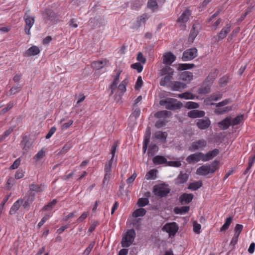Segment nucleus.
<instances>
[{
	"mask_svg": "<svg viewBox=\"0 0 255 255\" xmlns=\"http://www.w3.org/2000/svg\"><path fill=\"white\" fill-rule=\"evenodd\" d=\"M202 152H198L193 154H191L186 158V161L189 164L198 162L202 160Z\"/></svg>",
	"mask_w": 255,
	"mask_h": 255,
	"instance_id": "obj_18",
	"label": "nucleus"
},
{
	"mask_svg": "<svg viewBox=\"0 0 255 255\" xmlns=\"http://www.w3.org/2000/svg\"><path fill=\"white\" fill-rule=\"evenodd\" d=\"M137 61H138L139 62H140V63H145L146 62V59L144 57V56L141 52H139L137 54Z\"/></svg>",
	"mask_w": 255,
	"mask_h": 255,
	"instance_id": "obj_63",
	"label": "nucleus"
},
{
	"mask_svg": "<svg viewBox=\"0 0 255 255\" xmlns=\"http://www.w3.org/2000/svg\"><path fill=\"white\" fill-rule=\"evenodd\" d=\"M114 162L113 161L109 160L105 163L104 167L105 174L103 180V184L104 185H107L110 181L111 177L112 165Z\"/></svg>",
	"mask_w": 255,
	"mask_h": 255,
	"instance_id": "obj_9",
	"label": "nucleus"
},
{
	"mask_svg": "<svg viewBox=\"0 0 255 255\" xmlns=\"http://www.w3.org/2000/svg\"><path fill=\"white\" fill-rule=\"evenodd\" d=\"M232 25L231 23H227L221 30L213 38L216 42H219L224 39L231 30Z\"/></svg>",
	"mask_w": 255,
	"mask_h": 255,
	"instance_id": "obj_10",
	"label": "nucleus"
},
{
	"mask_svg": "<svg viewBox=\"0 0 255 255\" xmlns=\"http://www.w3.org/2000/svg\"><path fill=\"white\" fill-rule=\"evenodd\" d=\"M219 152L220 151L218 149H214L207 152L206 154H204L202 152V161L205 162L210 160L214 157H216L217 155H218Z\"/></svg>",
	"mask_w": 255,
	"mask_h": 255,
	"instance_id": "obj_16",
	"label": "nucleus"
},
{
	"mask_svg": "<svg viewBox=\"0 0 255 255\" xmlns=\"http://www.w3.org/2000/svg\"><path fill=\"white\" fill-rule=\"evenodd\" d=\"M171 113L170 112L163 110L156 112L154 115V117L158 119L165 118L166 117H168L169 116L171 115Z\"/></svg>",
	"mask_w": 255,
	"mask_h": 255,
	"instance_id": "obj_33",
	"label": "nucleus"
},
{
	"mask_svg": "<svg viewBox=\"0 0 255 255\" xmlns=\"http://www.w3.org/2000/svg\"><path fill=\"white\" fill-rule=\"evenodd\" d=\"M178 230V226L175 222L166 223L162 228V230L168 233L169 237L174 236Z\"/></svg>",
	"mask_w": 255,
	"mask_h": 255,
	"instance_id": "obj_13",
	"label": "nucleus"
},
{
	"mask_svg": "<svg viewBox=\"0 0 255 255\" xmlns=\"http://www.w3.org/2000/svg\"><path fill=\"white\" fill-rule=\"evenodd\" d=\"M231 102V100L230 99H225L222 102H220L217 104H216V108L218 107H224L225 106H226L228 105L230 102ZM215 104H212V105H214Z\"/></svg>",
	"mask_w": 255,
	"mask_h": 255,
	"instance_id": "obj_53",
	"label": "nucleus"
},
{
	"mask_svg": "<svg viewBox=\"0 0 255 255\" xmlns=\"http://www.w3.org/2000/svg\"><path fill=\"white\" fill-rule=\"evenodd\" d=\"M219 162L214 160L211 165H204L199 167L196 170V173L199 175H206L209 173H213L218 168Z\"/></svg>",
	"mask_w": 255,
	"mask_h": 255,
	"instance_id": "obj_4",
	"label": "nucleus"
},
{
	"mask_svg": "<svg viewBox=\"0 0 255 255\" xmlns=\"http://www.w3.org/2000/svg\"><path fill=\"white\" fill-rule=\"evenodd\" d=\"M243 229V226L241 224H237L235 228V235H240V233L242 231Z\"/></svg>",
	"mask_w": 255,
	"mask_h": 255,
	"instance_id": "obj_54",
	"label": "nucleus"
},
{
	"mask_svg": "<svg viewBox=\"0 0 255 255\" xmlns=\"http://www.w3.org/2000/svg\"><path fill=\"white\" fill-rule=\"evenodd\" d=\"M169 192L170 189L165 184L156 185L153 188V192L154 195L160 197L166 196Z\"/></svg>",
	"mask_w": 255,
	"mask_h": 255,
	"instance_id": "obj_7",
	"label": "nucleus"
},
{
	"mask_svg": "<svg viewBox=\"0 0 255 255\" xmlns=\"http://www.w3.org/2000/svg\"><path fill=\"white\" fill-rule=\"evenodd\" d=\"M155 138L161 140H165L167 137V133L166 132L157 131L154 134Z\"/></svg>",
	"mask_w": 255,
	"mask_h": 255,
	"instance_id": "obj_35",
	"label": "nucleus"
},
{
	"mask_svg": "<svg viewBox=\"0 0 255 255\" xmlns=\"http://www.w3.org/2000/svg\"><path fill=\"white\" fill-rule=\"evenodd\" d=\"M198 51L196 48L188 49L183 53L182 60L183 61H190L197 56Z\"/></svg>",
	"mask_w": 255,
	"mask_h": 255,
	"instance_id": "obj_12",
	"label": "nucleus"
},
{
	"mask_svg": "<svg viewBox=\"0 0 255 255\" xmlns=\"http://www.w3.org/2000/svg\"><path fill=\"white\" fill-rule=\"evenodd\" d=\"M57 203V201L56 199H53L51 202H49L48 204L45 205L43 208L42 210L46 211L48 210L49 209H52L54 206Z\"/></svg>",
	"mask_w": 255,
	"mask_h": 255,
	"instance_id": "obj_49",
	"label": "nucleus"
},
{
	"mask_svg": "<svg viewBox=\"0 0 255 255\" xmlns=\"http://www.w3.org/2000/svg\"><path fill=\"white\" fill-rule=\"evenodd\" d=\"M24 176V172L22 170H18L16 171L15 174V178L16 179H19Z\"/></svg>",
	"mask_w": 255,
	"mask_h": 255,
	"instance_id": "obj_62",
	"label": "nucleus"
},
{
	"mask_svg": "<svg viewBox=\"0 0 255 255\" xmlns=\"http://www.w3.org/2000/svg\"><path fill=\"white\" fill-rule=\"evenodd\" d=\"M95 245V242L94 241L91 242L88 247L84 251L83 255H89L92 250L93 249Z\"/></svg>",
	"mask_w": 255,
	"mask_h": 255,
	"instance_id": "obj_47",
	"label": "nucleus"
},
{
	"mask_svg": "<svg viewBox=\"0 0 255 255\" xmlns=\"http://www.w3.org/2000/svg\"><path fill=\"white\" fill-rule=\"evenodd\" d=\"M29 190L31 191H34L36 192H41L42 190L41 187L38 184H31L29 185Z\"/></svg>",
	"mask_w": 255,
	"mask_h": 255,
	"instance_id": "obj_48",
	"label": "nucleus"
},
{
	"mask_svg": "<svg viewBox=\"0 0 255 255\" xmlns=\"http://www.w3.org/2000/svg\"><path fill=\"white\" fill-rule=\"evenodd\" d=\"M245 121L244 115H240L233 119H231V124L232 126H236L240 124L241 122Z\"/></svg>",
	"mask_w": 255,
	"mask_h": 255,
	"instance_id": "obj_34",
	"label": "nucleus"
},
{
	"mask_svg": "<svg viewBox=\"0 0 255 255\" xmlns=\"http://www.w3.org/2000/svg\"><path fill=\"white\" fill-rule=\"evenodd\" d=\"M72 147V145L71 143H66L63 147L62 149L60 152V153H63L68 151Z\"/></svg>",
	"mask_w": 255,
	"mask_h": 255,
	"instance_id": "obj_61",
	"label": "nucleus"
},
{
	"mask_svg": "<svg viewBox=\"0 0 255 255\" xmlns=\"http://www.w3.org/2000/svg\"><path fill=\"white\" fill-rule=\"evenodd\" d=\"M193 199L192 194L183 193L179 198V201L181 205H185L190 203Z\"/></svg>",
	"mask_w": 255,
	"mask_h": 255,
	"instance_id": "obj_19",
	"label": "nucleus"
},
{
	"mask_svg": "<svg viewBox=\"0 0 255 255\" xmlns=\"http://www.w3.org/2000/svg\"><path fill=\"white\" fill-rule=\"evenodd\" d=\"M40 51V50L38 46H32L23 53V56L26 57L35 56L38 54Z\"/></svg>",
	"mask_w": 255,
	"mask_h": 255,
	"instance_id": "obj_20",
	"label": "nucleus"
},
{
	"mask_svg": "<svg viewBox=\"0 0 255 255\" xmlns=\"http://www.w3.org/2000/svg\"><path fill=\"white\" fill-rule=\"evenodd\" d=\"M50 218V216L49 215H45L41 220V221L38 223V226L39 228L41 227Z\"/></svg>",
	"mask_w": 255,
	"mask_h": 255,
	"instance_id": "obj_59",
	"label": "nucleus"
},
{
	"mask_svg": "<svg viewBox=\"0 0 255 255\" xmlns=\"http://www.w3.org/2000/svg\"><path fill=\"white\" fill-rule=\"evenodd\" d=\"M193 74L191 72L185 71L182 73V79L184 81H190L193 79Z\"/></svg>",
	"mask_w": 255,
	"mask_h": 255,
	"instance_id": "obj_39",
	"label": "nucleus"
},
{
	"mask_svg": "<svg viewBox=\"0 0 255 255\" xmlns=\"http://www.w3.org/2000/svg\"><path fill=\"white\" fill-rule=\"evenodd\" d=\"M219 152L220 151L218 149H214L207 152L206 154H204L202 152V161L205 162L210 160L214 157H216L217 155H218Z\"/></svg>",
	"mask_w": 255,
	"mask_h": 255,
	"instance_id": "obj_15",
	"label": "nucleus"
},
{
	"mask_svg": "<svg viewBox=\"0 0 255 255\" xmlns=\"http://www.w3.org/2000/svg\"><path fill=\"white\" fill-rule=\"evenodd\" d=\"M56 130V128L55 127H51L50 130H49L48 132L46 135V138H50L52 136V135L55 132Z\"/></svg>",
	"mask_w": 255,
	"mask_h": 255,
	"instance_id": "obj_56",
	"label": "nucleus"
},
{
	"mask_svg": "<svg viewBox=\"0 0 255 255\" xmlns=\"http://www.w3.org/2000/svg\"><path fill=\"white\" fill-rule=\"evenodd\" d=\"M136 176H137V174L135 172L133 173L130 177H129V178H128L127 179V184H130L132 183L134 181L135 179L136 178Z\"/></svg>",
	"mask_w": 255,
	"mask_h": 255,
	"instance_id": "obj_64",
	"label": "nucleus"
},
{
	"mask_svg": "<svg viewBox=\"0 0 255 255\" xmlns=\"http://www.w3.org/2000/svg\"><path fill=\"white\" fill-rule=\"evenodd\" d=\"M107 63L106 60L95 61L91 63V67L94 69L100 70L103 68Z\"/></svg>",
	"mask_w": 255,
	"mask_h": 255,
	"instance_id": "obj_25",
	"label": "nucleus"
},
{
	"mask_svg": "<svg viewBox=\"0 0 255 255\" xmlns=\"http://www.w3.org/2000/svg\"><path fill=\"white\" fill-rule=\"evenodd\" d=\"M148 18L149 16L146 13H144L140 16L137 17L136 23L133 26V28H138L142 23H145Z\"/></svg>",
	"mask_w": 255,
	"mask_h": 255,
	"instance_id": "obj_23",
	"label": "nucleus"
},
{
	"mask_svg": "<svg viewBox=\"0 0 255 255\" xmlns=\"http://www.w3.org/2000/svg\"><path fill=\"white\" fill-rule=\"evenodd\" d=\"M22 203L23 200L20 199H19L16 201H15L10 209L9 214L10 215L14 214L19 209L20 204H21Z\"/></svg>",
	"mask_w": 255,
	"mask_h": 255,
	"instance_id": "obj_27",
	"label": "nucleus"
},
{
	"mask_svg": "<svg viewBox=\"0 0 255 255\" xmlns=\"http://www.w3.org/2000/svg\"><path fill=\"white\" fill-rule=\"evenodd\" d=\"M43 18L46 23L52 24L56 21V14L51 9H46L42 13Z\"/></svg>",
	"mask_w": 255,
	"mask_h": 255,
	"instance_id": "obj_11",
	"label": "nucleus"
},
{
	"mask_svg": "<svg viewBox=\"0 0 255 255\" xmlns=\"http://www.w3.org/2000/svg\"><path fill=\"white\" fill-rule=\"evenodd\" d=\"M146 211L142 208L135 210L132 213V216L134 218L143 216L146 214Z\"/></svg>",
	"mask_w": 255,
	"mask_h": 255,
	"instance_id": "obj_37",
	"label": "nucleus"
},
{
	"mask_svg": "<svg viewBox=\"0 0 255 255\" xmlns=\"http://www.w3.org/2000/svg\"><path fill=\"white\" fill-rule=\"evenodd\" d=\"M157 170L156 169H152L149 170L145 175V178L147 180L154 179L156 178Z\"/></svg>",
	"mask_w": 255,
	"mask_h": 255,
	"instance_id": "obj_41",
	"label": "nucleus"
},
{
	"mask_svg": "<svg viewBox=\"0 0 255 255\" xmlns=\"http://www.w3.org/2000/svg\"><path fill=\"white\" fill-rule=\"evenodd\" d=\"M147 6L152 10L156 9L157 8L156 0H149L147 3Z\"/></svg>",
	"mask_w": 255,
	"mask_h": 255,
	"instance_id": "obj_45",
	"label": "nucleus"
},
{
	"mask_svg": "<svg viewBox=\"0 0 255 255\" xmlns=\"http://www.w3.org/2000/svg\"><path fill=\"white\" fill-rule=\"evenodd\" d=\"M205 116V112L203 111L194 110L188 113V116L191 118H202Z\"/></svg>",
	"mask_w": 255,
	"mask_h": 255,
	"instance_id": "obj_26",
	"label": "nucleus"
},
{
	"mask_svg": "<svg viewBox=\"0 0 255 255\" xmlns=\"http://www.w3.org/2000/svg\"><path fill=\"white\" fill-rule=\"evenodd\" d=\"M207 146V140L204 138H201L193 141L189 147V150L191 151L203 150Z\"/></svg>",
	"mask_w": 255,
	"mask_h": 255,
	"instance_id": "obj_8",
	"label": "nucleus"
},
{
	"mask_svg": "<svg viewBox=\"0 0 255 255\" xmlns=\"http://www.w3.org/2000/svg\"><path fill=\"white\" fill-rule=\"evenodd\" d=\"M211 124V122L208 118L199 119L198 120L196 125L200 129H205L208 128Z\"/></svg>",
	"mask_w": 255,
	"mask_h": 255,
	"instance_id": "obj_21",
	"label": "nucleus"
},
{
	"mask_svg": "<svg viewBox=\"0 0 255 255\" xmlns=\"http://www.w3.org/2000/svg\"><path fill=\"white\" fill-rule=\"evenodd\" d=\"M174 72V69L170 66H163L159 73L160 76H163L160 81V86L167 87L170 86L173 80Z\"/></svg>",
	"mask_w": 255,
	"mask_h": 255,
	"instance_id": "obj_1",
	"label": "nucleus"
},
{
	"mask_svg": "<svg viewBox=\"0 0 255 255\" xmlns=\"http://www.w3.org/2000/svg\"><path fill=\"white\" fill-rule=\"evenodd\" d=\"M176 57L171 52H167L163 55V63L165 66L171 65L176 60Z\"/></svg>",
	"mask_w": 255,
	"mask_h": 255,
	"instance_id": "obj_14",
	"label": "nucleus"
},
{
	"mask_svg": "<svg viewBox=\"0 0 255 255\" xmlns=\"http://www.w3.org/2000/svg\"><path fill=\"white\" fill-rule=\"evenodd\" d=\"M231 106L221 107L216 108L214 110V113L218 115H223L232 110Z\"/></svg>",
	"mask_w": 255,
	"mask_h": 255,
	"instance_id": "obj_28",
	"label": "nucleus"
},
{
	"mask_svg": "<svg viewBox=\"0 0 255 255\" xmlns=\"http://www.w3.org/2000/svg\"><path fill=\"white\" fill-rule=\"evenodd\" d=\"M136 233L134 229L128 230L123 236L121 245L123 248L130 247L134 241Z\"/></svg>",
	"mask_w": 255,
	"mask_h": 255,
	"instance_id": "obj_3",
	"label": "nucleus"
},
{
	"mask_svg": "<svg viewBox=\"0 0 255 255\" xmlns=\"http://www.w3.org/2000/svg\"><path fill=\"white\" fill-rule=\"evenodd\" d=\"M15 180L12 177H9L5 184V188L7 190H10L12 186L15 184Z\"/></svg>",
	"mask_w": 255,
	"mask_h": 255,
	"instance_id": "obj_43",
	"label": "nucleus"
},
{
	"mask_svg": "<svg viewBox=\"0 0 255 255\" xmlns=\"http://www.w3.org/2000/svg\"><path fill=\"white\" fill-rule=\"evenodd\" d=\"M30 12V10H26L23 16V19L25 22L24 32L25 34L28 35H31L30 29L35 22V17L34 16H30L29 15Z\"/></svg>",
	"mask_w": 255,
	"mask_h": 255,
	"instance_id": "obj_5",
	"label": "nucleus"
},
{
	"mask_svg": "<svg viewBox=\"0 0 255 255\" xmlns=\"http://www.w3.org/2000/svg\"><path fill=\"white\" fill-rule=\"evenodd\" d=\"M44 156V151L42 149L39 150L37 154H36L33 157V159L35 160H38L41 158H42Z\"/></svg>",
	"mask_w": 255,
	"mask_h": 255,
	"instance_id": "obj_51",
	"label": "nucleus"
},
{
	"mask_svg": "<svg viewBox=\"0 0 255 255\" xmlns=\"http://www.w3.org/2000/svg\"><path fill=\"white\" fill-rule=\"evenodd\" d=\"M131 67L132 68L136 70L138 73L141 72L143 69V66L139 63L132 64Z\"/></svg>",
	"mask_w": 255,
	"mask_h": 255,
	"instance_id": "obj_52",
	"label": "nucleus"
},
{
	"mask_svg": "<svg viewBox=\"0 0 255 255\" xmlns=\"http://www.w3.org/2000/svg\"><path fill=\"white\" fill-rule=\"evenodd\" d=\"M128 80L125 79L119 85L118 90L120 91L122 94L124 93L126 91V86L128 84Z\"/></svg>",
	"mask_w": 255,
	"mask_h": 255,
	"instance_id": "obj_42",
	"label": "nucleus"
},
{
	"mask_svg": "<svg viewBox=\"0 0 255 255\" xmlns=\"http://www.w3.org/2000/svg\"><path fill=\"white\" fill-rule=\"evenodd\" d=\"M185 107L188 109H197L199 107V105L194 102H188L186 104Z\"/></svg>",
	"mask_w": 255,
	"mask_h": 255,
	"instance_id": "obj_46",
	"label": "nucleus"
},
{
	"mask_svg": "<svg viewBox=\"0 0 255 255\" xmlns=\"http://www.w3.org/2000/svg\"><path fill=\"white\" fill-rule=\"evenodd\" d=\"M118 142L115 141L113 144L112 145L111 149V154L112 155L111 158L110 159V160L115 161V164L117 163V158L115 159V153L116 151L117 147H118Z\"/></svg>",
	"mask_w": 255,
	"mask_h": 255,
	"instance_id": "obj_36",
	"label": "nucleus"
},
{
	"mask_svg": "<svg viewBox=\"0 0 255 255\" xmlns=\"http://www.w3.org/2000/svg\"><path fill=\"white\" fill-rule=\"evenodd\" d=\"M219 125L220 128L223 129H228L230 126H232L231 117H228L226 118L223 120L219 123Z\"/></svg>",
	"mask_w": 255,
	"mask_h": 255,
	"instance_id": "obj_24",
	"label": "nucleus"
},
{
	"mask_svg": "<svg viewBox=\"0 0 255 255\" xmlns=\"http://www.w3.org/2000/svg\"><path fill=\"white\" fill-rule=\"evenodd\" d=\"M201 28V26L199 23L193 24L189 34V39L193 41L197 36Z\"/></svg>",
	"mask_w": 255,
	"mask_h": 255,
	"instance_id": "obj_17",
	"label": "nucleus"
},
{
	"mask_svg": "<svg viewBox=\"0 0 255 255\" xmlns=\"http://www.w3.org/2000/svg\"><path fill=\"white\" fill-rule=\"evenodd\" d=\"M177 97L185 99H194L195 98V96L193 94L188 92L182 94H177Z\"/></svg>",
	"mask_w": 255,
	"mask_h": 255,
	"instance_id": "obj_38",
	"label": "nucleus"
},
{
	"mask_svg": "<svg viewBox=\"0 0 255 255\" xmlns=\"http://www.w3.org/2000/svg\"><path fill=\"white\" fill-rule=\"evenodd\" d=\"M153 162L154 164L159 165L167 163V160L166 158L163 156L157 155L153 158Z\"/></svg>",
	"mask_w": 255,
	"mask_h": 255,
	"instance_id": "obj_31",
	"label": "nucleus"
},
{
	"mask_svg": "<svg viewBox=\"0 0 255 255\" xmlns=\"http://www.w3.org/2000/svg\"><path fill=\"white\" fill-rule=\"evenodd\" d=\"M159 104L165 107L166 109L172 111L180 109L182 107V104L180 102L173 98L161 100L159 102Z\"/></svg>",
	"mask_w": 255,
	"mask_h": 255,
	"instance_id": "obj_2",
	"label": "nucleus"
},
{
	"mask_svg": "<svg viewBox=\"0 0 255 255\" xmlns=\"http://www.w3.org/2000/svg\"><path fill=\"white\" fill-rule=\"evenodd\" d=\"M166 121L164 120H159L157 121L155 124V126L156 128H159L165 126Z\"/></svg>",
	"mask_w": 255,
	"mask_h": 255,
	"instance_id": "obj_57",
	"label": "nucleus"
},
{
	"mask_svg": "<svg viewBox=\"0 0 255 255\" xmlns=\"http://www.w3.org/2000/svg\"><path fill=\"white\" fill-rule=\"evenodd\" d=\"M188 179V175L186 173L181 172L176 179V183L178 185L185 183Z\"/></svg>",
	"mask_w": 255,
	"mask_h": 255,
	"instance_id": "obj_30",
	"label": "nucleus"
},
{
	"mask_svg": "<svg viewBox=\"0 0 255 255\" xmlns=\"http://www.w3.org/2000/svg\"><path fill=\"white\" fill-rule=\"evenodd\" d=\"M186 85L181 82L175 81L172 82L171 85L168 87L170 88L172 91H180L181 90L185 88Z\"/></svg>",
	"mask_w": 255,
	"mask_h": 255,
	"instance_id": "obj_22",
	"label": "nucleus"
},
{
	"mask_svg": "<svg viewBox=\"0 0 255 255\" xmlns=\"http://www.w3.org/2000/svg\"><path fill=\"white\" fill-rule=\"evenodd\" d=\"M149 203V200L146 198H141L138 200L137 205L139 207H143L148 205Z\"/></svg>",
	"mask_w": 255,
	"mask_h": 255,
	"instance_id": "obj_44",
	"label": "nucleus"
},
{
	"mask_svg": "<svg viewBox=\"0 0 255 255\" xmlns=\"http://www.w3.org/2000/svg\"><path fill=\"white\" fill-rule=\"evenodd\" d=\"M142 80L141 76H139L137 78V79L136 80L135 85V89L137 90L139 89L142 85Z\"/></svg>",
	"mask_w": 255,
	"mask_h": 255,
	"instance_id": "obj_60",
	"label": "nucleus"
},
{
	"mask_svg": "<svg viewBox=\"0 0 255 255\" xmlns=\"http://www.w3.org/2000/svg\"><path fill=\"white\" fill-rule=\"evenodd\" d=\"M191 15V11L189 9H185L178 17L177 20V23L182 29H185L186 27V23L189 19Z\"/></svg>",
	"mask_w": 255,
	"mask_h": 255,
	"instance_id": "obj_6",
	"label": "nucleus"
},
{
	"mask_svg": "<svg viewBox=\"0 0 255 255\" xmlns=\"http://www.w3.org/2000/svg\"><path fill=\"white\" fill-rule=\"evenodd\" d=\"M232 221V217H229L227 218L226 220L225 223L222 226V227L220 228V231L223 232V231L227 230L229 228L230 225H231Z\"/></svg>",
	"mask_w": 255,
	"mask_h": 255,
	"instance_id": "obj_40",
	"label": "nucleus"
},
{
	"mask_svg": "<svg viewBox=\"0 0 255 255\" xmlns=\"http://www.w3.org/2000/svg\"><path fill=\"white\" fill-rule=\"evenodd\" d=\"M199 93L201 94H206L210 92V89L208 87H202L199 89Z\"/></svg>",
	"mask_w": 255,
	"mask_h": 255,
	"instance_id": "obj_58",
	"label": "nucleus"
},
{
	"mask_svg": "<svg viewBox=\"0 0 255 255\" xmlns=\"http://www.w3.org/2000/svg\"><path fill=\"white\" fill-rule=\"evenodd\" d=\"M202 185V181H195L189 184L188 189L192 191H195L201 187Z\"/></svg>",
	"mask_w": 255,
	"mask_h": 255,
	"instance_id": "obj_32",
	"label": "nucleus"
},
{
	"mask_svg": "<svg viewBox=\"0 0 255 255\" xmlns=\"http://www.w3.org/2000/svg\"><path fill=\"white\" fill-rule=\"evenodd\" d=\"M189 206H182L181 207H175L173 209L174 213L176 214H185L189 212Z\"/></svg>",
	"mask_w": 255,
	"mask_h": 255,
	"instance_id": "obj_29",
	"label": "nucleus"
},
{
	"mask_svg": "<svg viewBox=\"0 0 255 255\" xmlns=\"http://www.w3.org/2000/svg\"><path fill=\"white\" fill-rule=\"evenodd\" d=\"M21 87L20 86H13L9 91V95H15L20 92L21 90Z\"/></svg>",
	"mask_w": 255,
	"mask_h": 255,
	"instance_id": "obj_50",
	"label": "nucleus"
},
{
	"mask_svg": "<svg viewBox=\"0 0 255 255\" xmlns=\"http://www.w3.org/2000/svg\"><path fill=\"white\" fill-rule=\"evenodd\" d=\"M20 161H21V160H20V158L16 159L14 161L13 164L10 166V169H15L17 168L19 166V165H20Z\"/></svg>",
	"mask_w": 255,
	"mask_h": 255,
	"instance_id": "obj_55",
	"label": "nucleus"
}]
</instances>
